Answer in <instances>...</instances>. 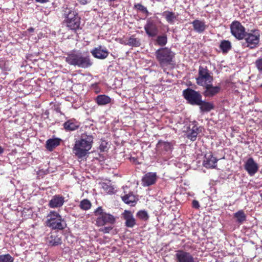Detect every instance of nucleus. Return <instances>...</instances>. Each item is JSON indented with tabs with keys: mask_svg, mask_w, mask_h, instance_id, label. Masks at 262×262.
Segmentation results:
<instances>
[{
	"mask_svg": "<svg viewBox=\"0 0 262 262\" xmlns=\"http://www.w3.org/2000/svg\"><path fill=\"white\" fill-rule=\"evenodd\" d=\"M156 172H147L142 179V183L143 186H149L155 183L157 180Z\"/></svg>",
	"mask_w": 262,
	"mask_h": 262,
	"instance_id": "15",
	"label": "nucleus"
},
{
	"mask_svg": "<svg viewBox=\"0 0 262 262\" xmlns=\"http://www.w3.org/2000/svg\"><path fill=\"white\" fill-rule=\"evenodd\" d=\"M162 15L165 18L166 21L171 25H173L175 23L177 20L178 16V14H176L175 13L169 11H164L162 13Z\"/></svg>",
	"mask_w": 262,
	"mask_h": 262,
	"instance_id": "21",
	"label": "nucleus"
},
{
	"mask_svg": "<svg viewBox=\"0 0 262 262\" xmlns=\"http://www.w3.org/2000/svg\"><path fill=\"white\" fill-rule=\"evenodd\" d=\"M99 148L101 151H106L108 149L107 143L104 141H102L100 145Z\"/></svg>",
	"mask_w": 262,
	"mask_h": 262,
	"instance_id": "41",
	"label": "nucleus"
},
{
	"mask_svg": "<svg viewBox=\"0 0 262 262\" xmlns=\"http://www.w3.org/2000/svg\"><path fill=\"white\" fill-rule=\"evenodd\" d=\"M64 129L68 131H73L79 127V123L74 120H69L63 124Z\"/></svg>",
	"mask_w": 262,
	"mask_h": 262,
	"instance_id": "23",
	"label": "nucleus"
},
{
	"mask_svg": "<svg viewBox=\"0 0 262 262\" xmlns=\"http://www.w3.org/2000/svg\"><path fill=\"white\" fill-rule=\"evenodd\" d=\"M64 202V198L62 196L55 195L50 201L49 206L52 208L60 207L63 205Z\"/></svg>",
	"mask_w": 262,
	"mask_h": 262,
	"instance_id": "18",
	"label": "nucleus"
},
{
	"mask_svg": "<svg viewBox=\"0 0 262 262\" xmlns=\"http://www.w3.org/2000/svg\"><path fill=\"white\" fill-rule=\"evenodd\" d=\"M246 41V46L250 49L257 47L260 40V33L258 30H251L246 32L244 37Z\"/></svg>",
	"mask_w": 262,
	"mask_h": 262,
	"instance_id": "5",
	"label": "nucleus"
},
{
	"mask_svg": "<svg viewBox=\"0 0 262 262\" xmlns=\"http://www.w3.org/2000/svg\"><path fill=\"white\" fill-rule=\"evenodd\" d=\"M194 30L199 33L203 32L206 29L207 26L204 20L195 19L191 23Z\"/></svg>",
	"mask_w": 262,
	"mask_h": 262,
	"instance_id": "20",
	"label": "nucleus"
},
{
	"mask_svg": "<svg viewBox=\"0 0 262 262\" xmlns=\"http://www.w3.org/2000/svg\"><path fill=\"white\" fill-rule=\"evenodd\" d=\"M144 29L147 34L150 37L155 36L158 31L156 23L149 19L147 21V23L144 26Z\"/></svg>",
	"mask_w": 262,
	"mask_h": 262,
	"instance_id": "14",
	"label": "nucleus"
},
{
	"mask_svg": "<svg viewBox=\"0 0 262 262\" xmlns=\"http://www.w3.org/2000/svg\"><path fill=\"white\" fill-rule=\"evenodd\" d=\"M261 195V198H262V193L261 194V195Z\"/></svg>",
	"mask_w": 262,
	"mask_h": 262,
	"instance_id": "49",
	"label": "nucleus"
},
{
	"mask_svg": "<svg viewBox=\"0 0 262 262\" xmlns=\"http://www.w3.org/2000/svg\"><path fill=\"white\" fill-rule=\"evenodd\" d=\"M79 206L81 209L86 210L91 208V203L88 200L84 199L81 201Z\"/></svg>",
	"mask_w": 262,
	"mask_h": 262,
	"instance_id": "35",
	"label": "nucleus"
},
{
	"mask_svg": "<svg viewBox=\"0 0 262 262\" xmlns=\"http://www.w3.org/2000/svg\"><path fill=\"white\" fill-rule=\"evenodd\" d=\"M29 32H33L34 31V29L33 28H30L28 30Z\"/></svg>",
	"mask_w": 262,
	"mask_h": 262,
	"instance_id": "47",
	"label": "nucleus"
},
{
	"mask_svg": "<svg viewBox=\"0 0 262 262\" xmlns=\"http://www.w3.org/2000/svg\"><path fill=\"white\" fill-rule=\"evenodd\" d=\"M230 30L232 35L238 40L244 39L246 33L245 27L238 21H234L231 23Z\"/></svg>",
	"mask_w": 262,
	"mask_h": 262,
	"instance_id": "10",
	"label": "nucleus"
},
{
	"mask_svg": "<svg viewBox=\"0 0 262 262\" xmlns=\"http://www.w3.org/2000/svg\"><path fill=\"white\" fill-rule=\"evenodd\" d=\"M91 54L96 58L104 59L108 55L109 52L106 47L99 46L94 48L91 51Z\"/></svg>",
	"mask_w": 262,
	"mask_h": 262,
	"instance_id": "11",
	"label": "nucleus"
},
{
	"mask_svg": "<svg viewBox=\"0 0 262 262\" xmlns=\"http://www.w3.org/2000/svg\"><path fill=\"white\" fill-rule=\"evenodd\" d=\"M102 188L107 193H114V188L111 185L107 184L106 183H103L102 184Z\"/></svg>",
	"mask_w": 262,
	"mask_h": 262,
	"instance_id": "37",
	"label": "nucleus"
},
{
	"mask_svg": "<svg viewBox=\"0 0 262 262\" xmlns=\"http://www.w3.org/2000/svg\"><path fill=\"white\" fill-rule=\"evenodd\" d=\"M192 207L194 208L198 209L200 207V204L198 201L193 200L192 201Z\"/></svg>",
	"mask_w": 262,
	"mask_h": 262,
	"instance_id": "42",
	"label": "nucleus"
},
{
	"mask_svg": "<svg viewBox=\"0 0 262 262\" xmlns=\"http://www.w3.org/2000/svg\"><path fill=\"white\" fill-rule=\"evenodd\" d=\"M220 48L223 53H226L231 48V42L228 40H223L220 43Z\"/></svg>",
	"mask_w": 262,
	"mask_h": 262,
	"instance_id": "33",
	"label": "nucleus"
},
{
	"mask_svg": "<svg viewBox=\"0 0 262 262\" xmlns=\"http://www.w3.org/2000/svg\"><path fill=\"white\" fill-rule=\"evenodd\" d=\"M80 17H76L75 18L70 20L67 23V27L71 30H76L79 28L80 26Z\"/></svg>",
	"mask_w": 262,
	"mask_h": 262,
	"instance_id": "27",
	"label": "nucleus"
},
{
	"mask_svg": "<svg viewBox=\"0 0 262 262\" xmlns=\"http://www.w3.org/2000/svg\"><path fill=\"white\" fill-rule=\"evenodd\" d=\"M218 160L214 157L212 154H208L205 155L203 161V165L207 168H214L216 166Z\"/></svg>",
	"mask_w": 262,
	"mask_h": 262,
	"instance_id": "16",
	"label": "nucleus"
},
{
	"mask_svg": "<svg viewBox=\"0 0 262 262\" xmlns=\"http://www.w3.org/2000/svg\"><path fill=\"white\" fill-rule=\"evenodd\" d=\"M93 139L92 135L82 134L80 139L75 141L73 149V153L78 158L85 156L92 148Z\"/></svg>",
	"mask_w": 262,
	"mask_h": 262,
	"instance_id": "1",
	"label": "nucleus"
},
{
	"mask_svg": "<svg viewBox=\"0 0 262 262\" xmlns=\"http://www.w3.org/2000/svg\"><path fill=\"white\" fill-rule=\"evenodd\" d=\"M244 168L250 176H253L258 170V164L252 158H249L245 163Z\"/></svg>",
	"mask_w": 262,
	"mask_h": 262,
	"instance_id": "12",
	"label": "nucleus"
},
{
	"mask_svg": "<svg viewBox=\"0 0 262 262\" xmlns=\"http://www.w3.org/2000/svg\"><path fill=\"white\" fill-rule=\"evenodd\" d=\"M60 141L58 138L49 139L46 141V147L49 151H52L60 144Z\"/></svg>",
	"mask_w": 262,
	"mask_h": 262,
	"instance_id": "25",
	"label": "nucleus"
},
{
	"mask_svg": "<svg viewBox=\"0 0 262 262\" xmlns=\"http://www.w3.org/2000/svg\"><path fill=\"white\" fill-rule=\"evenodd\" d=\"M260 88H262V83L260 85Z\"/></svg>",
	"mask_w": 262,
	"mask_h": 262,
	"instance_id": "48",
	"label": "nucleus"
},
{
	"mask_svg": "<svg viewBox=\"0 0 262 262\" xmlns=\"http://www.w3.org/2000/svg\"><path fill=\"white\" fill-rule=\"evenodd\" d=\"M255 64L258 71L262 74V57L256 59Z\"/></svg>",
	"mask_w": 262,
	"mask_h": 262,
	"instance_id": "39",
	"label": "nucleus"
},
{
	"mask_svg": "<svg viewBox=\"0 0 262 262\" xmlns=\"http://www.w3.org/2000/svg\"><path fill=\"white\" fill-rule=\"evenodd\" d=\"M183 94L190 104L197 105L201 104L202 96L199 92L188 88L183 91Z\"/></svg>",
	"mask_w": 262,
	"mask_h": 262,
	"instance_id": "8",
	"label": "nucleus"
},
{
	"mask_svg": "<svg viewBox=\"0 0 262 262\" xmlns=\"http://www.w3.org/2000/svg\"><path fill=\"white\" fill-rule=\"evenodd\" d=\"M122 199L125 203L129 204L132 206L135 205L138 200V199L133 192H130L122 196Z\"/></svg>",
	"mask_w": 262,
	"mask_h": 262,
	"instance_id": "22",
	"label": "nucleus"
},
{
	"mask_svg": "<svg viewBox=\"0 0 262 262\" xmlns=\"http://www.w3.org/2000/svg\"><path fill=\"white\" fill-rule=\"evenodd\" d=\"M137 216L143 220H147L148 219V215L146 211L140 210L137 213Z\"/></svg>",
	"mask_w": 262,
	"mask_h": 262,
	"instance_id": "38",
	"label": "nucleus"
},
{
	"mask_svg": "<svg viewBox=\"0 0 262 262\" xmlns=\"http://www.w3.org/2000/svg\"><path fill=\"white\" fill-rule=\"evenodd\" d=\"M135 8L138 9V10H140V11L142 12L143 13H145L147 14L148 13V10L147 8L144 7L143 5L140 4H137L135 5Z\"/></svg>",
	"mask_w": 262,
	"mask_h": 262,
	"instance_id": "40",
	"label": "nucleus"
},
{
	"mask_svg": "<svg viewBox=\"0 0 262 262\" xmlns=\"http://www.w3.org/2000/svg\"><path fill=\"white\" fill-rule=\"evenodd\" d=\"M201 130L202 128L198 126L197 122L195 121L190 122L184 128V132L186 133L187 138L193 141L196 140L197 136Z\"/></svg>",
	"mask_w": 262,
	"mask_h": 262,
	"instance_id": "9",
	"label": "nucleus"
},
{
	"mask_svg": "<svg viewBox=\"0 0 262 262\" xmlns=\"http://www.w3.org/2000/svg\"><path fill=\"white\" fill-rule=\"evenodd\" d=\"M91 0H78L79 3L82 5H85L89 3Z\"/></svg>",
	"mask_w": 262,
	"mask_h": 262,
	"instance_id": "43",
	"label": "nucleus"
},
{
	"mask_svg": "<svg viewBox=\"0 0 262 262\" xmlns=\"http://www.w3.org/2000/svg\"><path fill=\"white\" fill-rule=\"evenodd\" d=\"M156 148L158 150L168 151L171 149V144L168 142L159 141L157 144Z\"/></svg>",
	"mask_w": 262,
	"mask_h": 262,
	"instance_id": "31",
	"label": "nucleus"
},
{
	"mask_svg": "<svg viewBox=\"0 0 262 262\" xmlns=\"http://www.w3.org/2000/svg\"><path fill=\"white\" fill-rule=\"evenodd\" d=\"M198 77L196 78V83L205 87L213 82V77L205 68L200 67Z\"/></svg>",
	"mask_w": 262,
	"mask_h": 262,
	"instance_id": "6",
	"label": "nucleus"
},
{
	"mask_svg": "<svg viewBox=\"0 0 262 262\" xmlns=\"http://www.w3.org/2000/svg\"><path fill=\"white\" fill-rule=\"evenodd\" d=\"M96 215H99L96 220L98 226H102L107 224H113L115 223V218L110 214L103 212L101 207H98L95 212Z\"/></svg>",
	"mask_w": 262,
	"mask_h": 262,
	"instance_id": "7",
	"label": "nucleus"
},
{
	"mask_svg": "<svg viewBox=\"0 0 262 262\" xmlns=\"http://www.w3.org/2000/svg\"><path fill=\"white\" fill-rule=\"evenodd\" d=\"M123 217L125 220V225L127 227L132 228L136 225V220L130 211L125 210L123 213Z\"/></svg>",
	"mask_w": 262,
	"mask_h": 262,
	"instance_id": "19",
	"label": "nucleus"
},
{
	"mask_svg": "<svg viewBox=\"0 0 262 262\" xmlns=\"http://www.w3.org/2000/svg\"><path fill=\"white\" fill-rule=\"evenodd\" d=\"M127 45L133 47H139L141 45L140 40L132 36L128 39Z\"/></svg>",
	"mask_w": 262,
	"mask_h": 262,
	"instance_id": "34",
	"label": "nucleus"
},
{
	"mask_svg": "<svg viewBox=\"0 0 262 262\" xmlns=\"http://www.w3.org/2000/svg\"><path fill=\"white\" fill-rule=\"evenodd\" d=\"M63 15L66 18V22L67 23L76 17H79L78 13L71 8H66L64 10Z\"/></svg>",
	"mask_w": 262,
	"mask_h": 262,
	"instance_id": "24",
	"label": "nucleus"
},
{
	"mask_svg": "<svg viewBox=\"0 0 262 262\" xmlns=\"http://www.w3.org/2000/svg\"><path fill=\"white\" fill-rule=\"evenodd\" d=\"M200 103L198 105L200 106L201 110L203 112H209L214 108L213 104L210 102L203 101L201 100Z\"/></svg>",
	"mask_w": 262,
	"mask_h": 262,
	"instance_id": "32",
	"label": "nucleus"
},
{
	"mask_svg": "<svg viewBox=\"0 0 262 262\" xmlns=\"http://www.w3.org/2000/svg\"><path fill=\"white\" fill-rule=\"evenodd\" d=\"M155 56L160 66L164 67L170 64L173 61L175 53L170 49L165 47L156 50Z\"/></svg>",
	"mask_w": 262,
	"mask_h": 262,
	"instance_id": "3",
	"label": "nucleus"
},
{
	"mask_svg": "<svg viewBox=\"0 0 262 262\" xmlns=\"http://www.w3.org/2000/svg\"><path fill=\"white\" fill-rule=\"evenodd\" d=\"M47 225L52 229L62 230L67 226L66 222L55 211H51L47 215Z\"/></svg>",
	"mask_w": 262,
	"mask_h": 262,
	"instance_id": "4",
	"label": "nucleus"
},
{
	"mask_svg": "<svg viewBox=\"0 0 262 262\" xmlns=\"http://www.w3.org/2000/svg\"><path fill=\"white\" fill-rule=\"evenodd\" d=\"M205 90L204 91L203 94L205 97H211L217 94L221 90V87L220 86H214L212 85V83H210L208 85L204 87Z\"/></svg>",
	"mask_w": 262,
	"mask_h": 262,
	"instance_id": "17",
	"label": "nucleus"
},
{
	"mask_svg": "<svg viewBox=\"0 0 262 262\" xmlns=\"http://www.w3.org/2000/svg\"><path fill=\"white\" fill-rule=\"evenodd\" d=\"M36 2L43 4L48 2L49 0H35Z\"/></svg>",
	"mask_w": 262,
	"mask_h": 262,
	"instance_id": "45",
	"label": "nucleus"
},
{
	"mask_svg": "<svg viewBox=\"0 0 262 262\" xmlns=\"http://www.w3.org/2000/svg\"><path fill=\"white\" fill-rule=\"evenodd\" d=\"M95 100L99 105H104L111 103V98L105 95H99L96 97Z\"/></svg>",
	"mask_w": 262,
	"mask_h": 262,
	"instance_id": "26",
	"label": "nucleus"
},
{
	"mask_svg": "<svg viewBox=\"0 0 262 262\" xmlns=\"http://www.w3.org/2000/svg\"><path fill=\"white\" fill-rule=\"evenodd\" d=\"M49 244L52 246H57L61 244V239L56 234H52L49 237Z\"/></svg>",
	"mask_w": 262,
	"mask_h": 262,
	"instance_id": "30",
	"label": "nucleus"
},
{
	"mask_svg": "<svg viewBox=\"0 0 262 262\" xmlns=\"http://www.w3.org/2000/svg\"><path fill=\"white\" fill-rule=\"evenodd\" d=\"M13 258L10 254L0 255V262H13Z\"/></svg>",
	"mask_w": 262,
	"mask_h": 262,
	"instance_id": "36",
	"label": "nucleus"
},
{
	"mask_svg": "<svg viewBox=\"0 0 262 262\" xmlns=\"http://www.w3.org/2000/svg\"><path fill=\"white\" fill-rule=\"evenodd\" d=\"M4 148L2 146H0V155L3 154L4 152Z\"/></svg>",
	"mask_w": 262,
	"mask_h": 262,
	"instance_id": "46",
	"label": "nucleus"
},
{
	"mask_svg": "<svg viewBox=\"0 0 262 262\" xmlns=\"http://www.w3.org/2000/svg\"><path fill=\"white\" fill-rule=\"evenodd\" d=\"M234 217L236 219V222L240 224H242L246 220V215L242 210H240L235 212L234 214Z\"/></svg>",
	"mask_w": 262,
	"mask_h": 262,
	"instance_id": "28",
	"label": "nucleus"
},
{
	"mask_svg": "<svg viewBox=\"0 0 262 262\" xmlns=\"http://www.w3.org/2000/svg\"><path fill=\"white\" fill-rule=\"evenodd\" d=\"M176 257L178 262H195L194 258L190 253L183 250L178 251Z\"/></svg>",
	"mask_w": 262,
	"mask_h": 262,
	"instance_id": "13",
	"label": "nucleus"
},
{
	"mask_svg": "<svg viewBox=\"0 0 262 262\" xmlns=\"http://www.w3.org/2000/svg\"><path fill=\"white\" fill-rule=\"evenodd\" d=\"M111 229H112L111 227H105L104 228V229L103 230V231L105 233H108Z\"/></svg>",
	"mask_w": 262,
	"mask_h": 262,
	"instance_id": "44",
	"label": "nucleus"
},
{
	"mask_svg": "<svg viewBox=\"0 0 262 262\" xmlns=\"http://www.w3.org/2000/svg\"><path fill=\"white\" fill-rule=\"evenodd\" d=\"M66 61L70 64L81 68H88L92 65L88 52H74L69 54Z\"/></svg>",
	"mask_w": 262,
	"mask_h": 262,
	"instance_id": "2",
	"label": "nucleus"
},
{
	"mask_svg": "<svg viewBox=\"0 0 262 262\" xmlns=\"http://www.w3.org/2000/svg\"><path fill=\"white\" fill-rule=\"evenodd\" d=\"M155 41V45H157L161 47L165 46L167 43V35L165 34H163L162 35L157 36Z\"/></svg>",
	"mask_w": 262,
	"mask_h": 262,
	"instance_id": "29",
	"label": "nucleus"
}]
</instances>
